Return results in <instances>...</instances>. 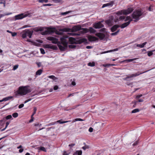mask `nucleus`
Instances as JSON below:
<instances>
[{"mask_svg":"<svg viewBox=\"0 0 155 155\" xmlns=\"http://www.w3.org/2000/svg\"><path fill=\"white\" fill-rule=\"evenodd\" d=\"M136 59V58L133 59H129L126 60L124 61H126L128 62H130L133 61L135 60Z\"/></svg>","mask_w":155,"mask_h":155,"instance_id":"nucleus-40","label":"nucleus"},{"mask_svg":"<svg viewBox=\"0 0 155 155\" xmlns=\"http://www.w3.org/2000/svg\"><path fill=\"white\" fill-rule=\"evenodd\" d=\"M130 18H131L129 16H127V17L125 19L124 21H126L130 20Z\"/></svg>","mask_w":155,"mask_h":155,"instance_id":"nucleus-49","label":"nucleus"},{"mask_svg":"<svg viewBox=\"0 0 155 155\" xmlns=\"http://www.w3.org/2000/svg\"><path fill=\"white\" fill-rule=\"evenodd\" d=\"M55 124V122H52V123H50L49 124H48L47 125L48 126L52 125H54Z\"/></svg>","mask_w":155,"mask_h":155,"instance_id":"nucleus-60","label":"nucleus"},{"mask_svg":"<svg viewBox=\"0 0 155 155\" xmlns=\"http://www.w3.org/2000/svg\"><path fill=\"white\" fill-rule=\"evenodd\" d=\"M138 141H137L136 142H135L133 144V145L134 146H136V145H137L138 144Z\"/></svg>","mask_w":155,"mask_h":155,"instance_id":"nucleus-63","label":"nucleus"},{"mask_svg":"<svg viewBox=\"0 0 155 155\" xmlns=\"http://www.w3.org/2000/svg\"><path fill=\"white\" fill-rule=\"evenodd\" d=\"M84 144L85 145L84 146L82 147V148L84 150H85L87 149H88L89 148V146L86 145L85 143H84Z\"/></svg>","mask_w":155,"mask_h":155,"instance_id":"nucleus-27","label":"nucleus"},{"mask_svg":"<svg viewBox=\"0 0 155 155\" xmlns=\"http://www.w3.org/2000/svg\"><path fill=\"white\" fill-rule=\"evenodd\" d=\"M118 50V48H116L113 50H109L107 51H104V52H102L101 54H104L106 53L110 52H111L112 51H116Z\"/></svg>","mask_w":155,"mask_h":155,"instance_id":"nucleus-23","label":"nucleus"},{"mask_svg":"<svg viewBox=\"0 0 155 155\" xmlns=\"http://www.w3.org/2000/svg\"><path fill=\"white\" fill-rule=\"evenodd\" d=\"M5 120H4V118L3 119L0 120V125H3L5 123Z\"/></svg>","mask_w":155,"mask_h":155,"instance_id":"nucleus-34","label":"nucleus"},{"mask_svg":"<svg viewBox=\"0 0 155 155\" xmlns=\"http://www.w3.org/2000/svg\"><path fill=\"white\" fill-rule=\"evenodd\" d=\"M147 43V42H145L143 43L142 45L137 44V47H139L140 48H143L144 46L145 45H146Z\"/></svg>","mask_w":155,"mask_h":155,"instance_id":"nucleus-24","label":"nucleus"},{"mask_svg":"<svg viewBox=\"0 0 155 155\" xmlns=\"http://www.w3.org/2000/svg\"><path fill=\"white\" fill-rule=\"evenodd\" d=\"M70 34L72 36H75V35H79L80 34L77 33H70Z\"/></svg>","mask_w":155,"mask_h":155,"instance_id":"nucleus-43","label":"nucleus"},{"mask_svg":"<svg viewBox=\"0 0 155 155\" xmlns=\"http://www.w3.org/2000/svg\"><path fill=\"white\" fill-rule=\"evenodd\" d=\"M56 31L55 28H48L45 31L42 32L41 34L43 35H46L48 34H51L55 32Z\"/></svg>","mask_w":155,"mask_h":155,"instance_id":"nucleus-9","label":"nucleus"},{"mask_svg":"<svg viewBox=\"0 0 155 155\" xmlns=\"http://www.w3.org/2000/svg\"><path fill=\"white\" fill-rule=\"evenodd\" d=\"M58 87L57 85H55V86L54 87V90H57L58 89Z\"/></svg>","mask_w":155,"mask_h":155,"instance_id":"nucleus-54","label":"nucleus"},{"mask_svg":"<svg viewBox=\"0 0 155 155\" xmlns=\"http://www.w3.org/2000/svg\"><path fill=\"white\" fill-rule=\"evenodd\" d=\"M18 116V114L17 113H15L12 114V116L14 118L17 117Z\"/></svg>","mask_w":155,"mask_h":155,"instance_id":"nucleus-36","label":"nucleus"},{"mask_svg":"<svg viewBox=\"0 0 155 155\" xmlns=\"http://www.w3.org/2000/svg\"><path fill=\"white\" fill-rule=\"evenodd\" d=\"M142 96V94H140L137 95L136 97V98L137 99H138L140 97Z\"/></svg>","mask_w":155,"mask_h":155,"instance_id":"nucleus-52","label":"nucleus"},{"mask_svg":"<svg viewBox=\"0 0 155 155\" xmlns=\"http://www.w3.org/2000/svg\"><path fill=\"white\" fill-rule=\"evenodd\" d=\"M120 27L119 25H115L110 28V30L112 32H114L115 31L117 28Z\"/></svg>","mask_w":155,"mask_h":155,"instance_id":"nucleus-15","label":"nucleus"},{"mask_svg":"<svg viewBox=\"0 0 155 155\" xmlns=\"http://www.w3.org/2000/svg\"><path fill=\"white\" fill-rule=\"evenodd\" d=\"M13 98L12 96H9L7 97H6L5 98H4L5 99V101H6L8 100Z\"/></svg>","mask_w":155,"mask_h":155,"instance_id":"nucleus-32","label":"nucleus"},{"mask_svg":"<svg viewBox=\"0 0 155 155\" xmlns=\"http://www.w3.org/2000/svg\"><path fill=\"white\" fill-rule=\"evenodd\" d=\"M37 110V108L36 107H34V112L33 113L34 114H35Z\"/></svg>","mask_w":155,"mask_h":155,"instance_id":"nucleus-59","label":"nucleus"},{"mask_svg":"<svg viewBox=\"0 0 155 155\" xmlns=\"http://www.w3.org/2000/svg\"><path fill=\"white\" fill-rule=\"evenodd\" d=\"M66 38H60L61 43H59L58 45L61 51H64L67 47L68 42Z\"/></svg>","mask_w":155,"mask_h":155,"instance_id":"nucleus-2","label":"nucleus"},{"mask_svg":"<svg viewBox=\"0 0 155 155\" xmlns=\"http://www.w3.org/2000/svg\"><path fill=\"white\" fill-rule=\"evenodd\" d=\"M12 118L11 115H8L6 117H4V120H5V121L6 120H8L11 119Z\"/></svg>","mask_w":155,"mask_h":155,"instance_id":"nucleus-26","label":"nucleus"},{"mask_svg":"<svg viewBox=\"0 0 155 155\" xmlns=\"http://www.w3.org/2000/svg\"><path fill=\"white\" fill-rule=\"evenodd\" d=\"M114 64H104L103 65V66L104 67H109L111 66H114Z\"/></svg>","mask_w":155,"mask_h":155,"instance_id":"nucleus-35","label":"nucleus"},{"mask_svg":"<svg viewBox=\"0 0 155 155\" xmlns=\"http://www.w3.org/2000/svg\"><path fill=\"white\" fill-rule=\"evenodd\" d=\"M129 25V22H127L124 23L122 24L120 26V27L122 28H123L127 27Z\"/></svg>","mask_w":155,"mask_h":155,"instance_id":"nucleus-20","label":"nucleus"},{"mask_svg":"<svg viewBox=\"0 0 155 155\" xmlns=\"http://www.w3.org/2000/svg\"><path fill=\"white\" fill-rule=\"evenodd\" d=\"M88 30L89 31H90L91 33H94L96 32V30L92 27L89 28L88 29Z\"/></svg>","mask_w":155,"mask_h":155,"instance_id":"nucleus-25","label":"nucleus"},{"mask_svg":"<svg viewBox=\"0 0 155 155\" xmlns=\"http://www.w3.org/2000/svg\"><path fill=\"white\" fill-rule=\"evenodd\" d=\"M45 48H51L53 50H56L57 48L56 46L53 45H51V44L45 45Z\"/></svg>","mask_w":155,"mask_h":155,"instance_id":"nucleus-13","label":"nucleus"},{"mask_svg":"<svg viewBox=\"0 0 155 155\" xmlns=\"http://www.w3.org/2000/svg\"><path fill=\"white\" fill-rule=\"evenodd\" d=\"M134 10L132 8H130L126 10H122L118 12L117 14L121 15L123 13L124 15H127L131 13Z\"/></svg>","mask_w":155,"mask_h":155,"instance_id":"nucleus-7","label":"nucleus"},{"mask_svg":"<svg viewBox=\"0 0 155 155\" xmlns=\"http://www.w3.org/2000/svg\"><path fill=\"white\" fill-rule=\"evenodd\" d=\"M70 12H63L61 14L62 15H66L68 13H70Z\"/></svg>","mask_w":155,"mask_h":155,"instance_id":"nucleus-58","label":"nucleus"},{"mask_svg":"<svg viewBox=\"0 0 155 155\" xmlns=\"http://www.w3.org/2000/svg\"><path fill=\"white\" fill-rule=\"evenodd\" d=\"M9 123H10L8 121V122H6V123L5 128H7V127L8 126V125L9 124Z\"/></svg>","mask_w":155,"mask_h":155,"instance_id":"nucleus-62","label":"nucleus"},{"mask_svg":"<svg viewBox=\"0 0 155 155\" xmlns=\"http://www.w3.org/2000/svg\"><path fill=\"white\" fill-rule=\"evenodd\" d=\"M11 14H12L11 13H9L6 14H4V15L0 14V18H2V17L4 16L5 15H8Z\"/></svg>","mask_w":155,"mask_h":155,"instance_id":"nucleus-42","label":"nucleus"},{"mask_svg":"<svg viewBox=\"0 0 155 155\" xmlns=\"http://www.w3.org/2000/svg\"><path fill=\"white\" fill-rule=\"evenodd\" d=\"M40 150L42 151H46V150L45 148L44 147H40Z\"/></svg>","mask_w":155,"mask_h":155,"instance_id":"nucleus-50","label":"nucleus"},{"mask_svg":"<svg viewBox=\"0 0 155 155\" xmlns=\"http://www.w3.org/2000/svg\"><path fill=\"white\" fill-rule=\"evenodd\" d=\"M75 79H73V81L71 83V85H72L73 86H75L76 85V83H75Z\"/></svg>","mask_w":155,"mask_h":155,"instance_id":"nucleus-45","label":"nucleus"},{"mask_svg":"<svg viewBox=\"0 0 155 155\" xmlns=\"http://www.w3.org/2000/svg\"><path fill=\"white\" fill-rule=\"evenodd\" d=\"M154 51L153 50L152 51H149L148 52L147 55L149 56H150L151 55H152L153 54V51Z\"/></svg>","mask_w":155,"mask_h":155,"instance_id":"nucleus-38","label":"nucleus"},{"mask_svg":"<svg viewBox=\"0 0 155 155\" xmlns=\"http://www.w3.org/2000/svg\"><path fill=\"white\" fill-rule=\"evenodd\" d=\"M48 78L52 79H53V80H54L56 79H58L56 77H55L54 76V75H51L48 77Z\"/></svg>","mask_w":155,"mask_h":155,"instance_id":"nucleus-31","label":"nucleus"},{"mask_svg":"<svg viewBox=\"0 0 155 155\" xmlns=\"http://www.w3.org/2000/svg\"><path fill=\"white\" fill-rule=\"evenodd\" d=\"M18 64H16L14 66L13 70H15L18 68Z\"/></svg>","mask_w":155,"mask_h":155,"instance_id":"nucleus-46","label":"nucleus"},{"mask_svg":"<svg viewBox=\"0 0 155 155\" xmlns=\"http://www.w3.org/2000/svg\"><path fill=\"white\" fill-rule=\"evenodd\" d=\"M93 131V128L91 127L89 129V131L90 132H92Z\"/></svg>","mask_w":155,"mask_h":155,"instance_id":"nucleus-61","label":"nucleus"},{"mask_svg":"<svg viewBox=\"0 0 155 155\" xmlns=\"http://www.w3.org/2000/svg\"><path fill=\"white\" fill-rule=\"evenodd\" d=\"M11 34L12 35V37H14V36H16L17 35V33L16 32H12Z\"/></svg>","mask_w":155,"mask_h":155,"instance_id":"nucleus-48","label":"nucleus"},{"mask_svg":"<svg viewBox=\"0 0 155 155\" xmlns=\"http://www.w3.org/2000/svg\"><path fill=\"white\" fill-rule=\"evenodd\" d=\"M47 39L48 40L51 41L53 43L57 44L58 42V39L54 37H48L47 38Z\"/></svg>","mask_w":155,"mask_h":155,"instance_id":"nucleus-12","label":"nucleus"},{"mask_svg":"<svg viewBox=\"0 0 155 155\" xmlns=\"http://www.w3.org/2000/svg\"><path fill=\"white\" fill-rule=\"evenodd\" d=\"M117 35V33L115 32H113L111 34V35L112 36H115Z\"/></svg>","mask_w":155,"mask_h":155,"instance_id":"nucleus-55","label":"nucleus"},{"mask_svg":"<svg viewBox=\"0 0 155 155\" xmlns=\"http://www.w3.org/2000/svg\"><path fill=\"white\" fill-rule=\"evenodd\" d=\"M76 152L77 153L78 155H81L82 154V151L81 150H77Z\"/></svg>","mask_w":155,"mask_h":155,"instance_id":"nucleus-41","label":"nucleus"},{"mask_svg":"<svg viewBox=\"0 0 155 155\" xmlns=\"http://www.w3.org/2000/svg\"><path fill=\"white\" fill-rule=\"evenodd\" d=\"M33 30L36 32L42 31L44 30V28L42 27H36L33 28Z\"/></svg>","mask_w":155,"mask_h":155,"instance_id":"nucleus-18","label":"nucleus"},{"mask_svg":"<svg viewBox=\"0 0 155 155\" xmlns=\"http://www.w3.org/2000/svg\"><path fill=\"white\" fill-rule=\"evenodd\" d=\"M31 91V89L28 85L20 86L19 87L18 90L15 92V94L16 95H20L23 96L30 93Z\"/></svg>","mask_w":155,"mask_h":155,"instance_id":"nucleus-1","label":"nucleus"},{"mask_svg":"<svg viewBox=\"0 0 155 155\" xmlns=\"http://www.w3.org/2000/svg\"><path fill=\"white\" fill-rule=\"evenodd\" d=\"M88 65L91 67H93L95 66V63L93 61L92 62H89L88 64Z\"/></svg>","mask_w":155,"mask_h":155,"instance_id":"nucleus-28","label":"nucleus"},{"mask_svg":"<svg viewBox=\"0 0 155 155\" xmlns=\"http://www.w3.org/2000/svg\"><path fill=\"white\" fill-rule=\"evenodd\" d=\"M30 16V14L28 12L21 13L15 16V20L21 19L27 16Z\"/></svg>","mask_w":155,"mask_h":155,"instance_id":"nucleus-8","label":"nucleus"},{"mask_svg":"<svg viewBox=\"0 0 155 155\" xmlns=\"http://www.w3.org/2000/svg\"><path fill=\"white\" fill-rule=\"evenodd\" d=\"M0 4H4V7L5 6V0H0Z\"/></svg>","mask_w":155,"mask_h":155,"instance_id":"nucleus-37","label":"nucleus"},{"mask_svg":"<svg viewBox=\"0 0 155 155\" xmlns=\"http://www.w3.org/2000/svg\"><path fill=\"white\" fill-rule=\"evenodd\" d=\"M56 33L57 34L59 35H62L63 34V33L62 32H60V31H55Z\"/></svg>","mask_w":155,"mask_h":155,"instance_id":"nucleus-47","label":"nucleus"},{"mask_svg":"<svg viewBox=\"0 0 155 155\" xmlns=\"http://www.w3.org/2000/svg\"><path fill=\"white\" fill-rule=\"evenodd\" d=\"M81 27L80 26H77L73 27L72 29L69 28H64L61 29V30L63 32H68L70 31L71 30L73 32L78 31L79 30L81 31Z\"/></svg>","mask_w":155,"mask_h":155,"instance_id":"nucleus-5","label":"nucleus"},{"mask_svg":"<svg viewBox=\"0 0 155 155\" xmlns=\"http://www.w3.org/2000/svg\"><path fill=\"white\" fill-rule=\"evenodd\" d=\"M24 106V104H21L20 105H19L18 106V108H19V109H20L21 108H22V107H23Z\"/></svg>","mask_w":155,"mask_h":155,"instance_id":"nucleus-53","label":"nucleus"},{"mask_svg":"<svg viewBox=\"0 0 155 155\" xmlns=\"http://www.w3.org/2000/svg\"><path fill=\"white\" fill-rule=\"evenodd\" d=\"M101 21H99L94 24L93 27L95 28H100L104 27V25L101 23Z\"/></svg>","mask_w":155,"mask_h":155,"instance_id":"nucleus-11","label":"nucleus"},{"mask_svg":"<svg viewBox=\"0 0 155 155\" xmlns=\"http://www.w3.org/2000/svg\"><path fill=\"white\" fill-rule=\"evenodd\" d=\"M89 31L88 29L86 28H81L80 32L82 33H84L88 32Z\"/></svg>","mask_w":155,"mask_h":155,"instance_id":"nucleus-19","label":"nucleus"},{"mask_svg":"<svg viewBox=\"0 0 155 155\" xmlns=\"http://www.w3.org/2000/svg\"><path fill=\"white\" fill-rule=\"evenodd\" d=\"M75 145V144L74 143H71L68 146L69 147H73Z\"/></svg>","mask_w":155,"mask_h":155,"instance_id":"nucleus-64","label":"nucleus"},{"mask_svg":"<svg viewBox=\"0 0 155 155\" xmlns=\"http://www.w3.org/2000/svg\"><path fill=\"white\" fill-rule=\"evenodd\" d=\"M40 50L41 51V53L42 54H44L45 53V51L42 48H41L40 49Z\"/></svg>","mask_w":155,"mask_h":155,"instance_id":"nucleus-44","label":"nucleus"},{"mask_svg":"<svg viewBox=\"0 0 155 155\" xmlns=\"http://www.w3.org/2000/svg\"><path fill=\"white\" fill-rule=\"evenodd\" d=\"M125 18V16H121L119 17V19L120 20L124 19Z\"/></svg>","mask_w":155,"mask_h":155,"instance_id":"nucleus-51","label":"nucleus"},{"mask_svg":"<svg viewBox=\"0 0 155 155\" xmlns=\"http://www.w3.org/2000/svg\"><path fill=\"white\" fill-rule=\"evenodd\" d=\"M33 33V31H30L29 29H26L22 31V37L23 38H25L28 36L29 38H31V37Z\"/></svg>","mask_w":155,"mask_h":155,"instance_id":"nucleus-6","label":"nucleus"},{"mask_svg":"<svg viewBox=\"0 0 155 155\" xmlns=\"http://www.w3.org/2000/svg\"><path fill=\"white\" fill-rule=\"evenodd\" d=\"M71 120H68V121H61L60 120H58L57 121L58 122L60 123L61 124H64L66 123H67L68 122H71Z\"/></svg>","mask_w":155,"mask_h":155,"instance_id":"nucleus-29","label":"nucleus"},{"mask_svg":"<svg viewBox=\"0 0 155 155\" xmlns=\"http://www.w3.org/2000/svg\"><path fill=\"white\" fill-rule=\"evenodd\" d=\"M149 71V70H148V71H144V72H142V73H139V72H138L137 73H135L134 74H131V75H130V76H127V77L124 78L123 79L124 80L127 81V79H128V78H133L134 77H136V76H138L140 74H141L143 73H145Z\"/></svg>","mask_w":155,"mask_h":155,"instance_id":"nucleus-10","label":"nucleus"},{"mask_svg":"<svg viewBox=\"0 0 155 155\" xmlns=\"http://www.w3.org/2000/svg\"><path fill=\"white\" fill-rule=\"evenodd\" d=\"M88 39L89 41H93L97 40L98 38L94 36H90L88 37Z\"/></svg>","mask_w":155,"mask_h":155,"instance_id":"nucleus-17","label":"nucleus"},{"mask_svg":"<svg viewBox=\"0 0 155 155\" xmlns=\"http://www.w3.org/2000/svg\"><path fill=\"white\" fill-rule=\"evenodd\" d=\"M114 3V1H111L109 3L104 4L102 6V8H104L105 7L108 6H112L113 5Z\"/></svg>","mask_w":155,"mask_h":155,"instance_id":"nucleus-16","label":"nucleus"},{"mask_svg":"<svg viewBox=\"0 0 155 155\" xmlns=\"http://www.w3.org/2000/svg\"><path fill=\"white\" fill-rule=\"evenodd\" d=\"M80 118H76V119H74V120L73 121V122H75V121H80Z\"/></svg>","mask_w":155,"mask_h":155,"instance_id":"nucleus-56","label":"nucleus"},{"mask_svg":"<svg viewBox=\"0 0 155 155\" xmlns=\"http://www.w3.org/2000/svg\"><path fill=\"white\" fill-rule=\"evenodd\" d=\"M139 111H140V110L139 109H137V108L135 109L132 111L131 113H136L138 112Z\"/></svg>","mask_w":155,"mask_h":155,"instance_id":"nucleus-30","label":"nucleus"},{"mask_svg":"<svg viewBox=\"0 0 155 155\" xmlns=\"http://www.w3.org/2000/svg\"><path fill=\"white\" fill-rule=\"evenodd\" d=\"M105 23L109 26H111L112 25V21L110 19H108L105 21Z\"/></svg>","mask_w":155,"mask_h":155,"instance_id":"nucleus-22","label":"nucleus"},{"mask_svg":"<svg viewBox=\"0 0 155 155\" xmlns=\"http://www.w3.org/2000/svg\"><path fill=\"white\" fill-rule=\"evenodd\" d=\"M43 71V70L41 69L38 70L36 72V75H40L42 73Z\"/></svg>","mask_w":155,"mask_h":155,"instance_id":"nucleus-21","label":"nucleus"},{"mask_svg":"<svg viewBox=\"0 0 155 155\" xmlns=\"http://www.w3.org/2000/svg\"><path fill=\"white\" fill-rule=\"evenodd\" d=\"M38 2L40 3H43V2L47 3L48 2V0H39L38 1Z\"/></svg>","mask_w":155,"mask_h":155,"instance_id":"nucleus-33","label":"nucleus"},{"mask_svg":"<svg viewBox=\"0 0 155 155\" xmlns=\"http://www.w3.org/2000/svg\"><path fill=\"white\" fill-rule=\"evenodd\" d=\"M51 5L50 4H43V5L44 6H51Z\"/></svg>","mask_w":155,"mask_h":155,"instance_id":"nucleus-57","label":"nucleus"},{"mask_svg":"<svg viewBox=\"0 0 155 155\" xmlns=\"http://www.w3.org/2000/svg\"><path fill=\"white\" fill-rule=\"evenodd\" d=\"M95 35L101 40L103 39L105 37V35L104 34L101 33H97L95 34Z\"/></svg>","mask_w":155,"mask_h":155,"instance_id":"nucleus-14","label":"nucleus"},{"mask_svg":"<svg viewBox=\"0 0 155 155\" xmlns=\"http://www.w3.org/2000/svg\"><path fill=\"white\" fill-rule=\"evenodd\" d=\"M142 15L141 11L139 10H137L134 12L132 14V16L133 19H134L135 22H137L140 19V17Z\"/></svg>","mask_w":155,"mask_h":155,"instance_id":"nucleus-4","label":"nucleus"},{"mask_svg":"<svg viewBox=\"0 0 155 155\" xmlns=\"http://www.w3.org/2000/svg\"><path fill=\"white\" fill-rule=\"evenodd\" d=\"M68 47L69 48H75L76 47V46L75 45H70L68 46Z\"/></svg>","mask_w":155,"mask_h":155,"instance_id":"nucleus-39","label":"nucleus"},{"mask_svg":"<svg viewBox=\"0 0 155 155\" xmlns=\"http://www.w3.org/2000/svg\"><path fill=\"white\" fill-rule=\"evenodd\" d=\"M69 41L71 44H81L83 42H86L87 41V39L85 38L79 39L78 40L76 39L73 37H70L68 38Z\"/></svg>","mask_w":155,"mask_h":155,"instance_id":"nucleus-3","label":"nucleus"}]
</instances>
